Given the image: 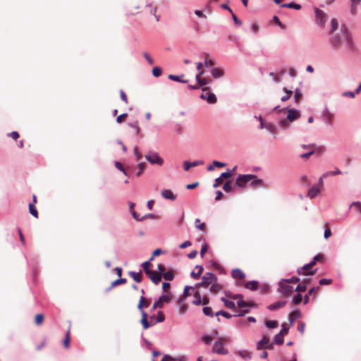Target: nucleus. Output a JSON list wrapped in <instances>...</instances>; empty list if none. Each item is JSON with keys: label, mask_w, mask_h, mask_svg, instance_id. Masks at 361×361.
<instances>
[{"label": "nucleus", "mask_w": 361, "mask_h": 361, "mask_svg": "<svg viewBox=\"0 0 361 361\" xmlns=\"http://www.w3.org/2000/svg\"><path fill=\"white\" fill-rule=\"evenodd\" d=\"M340 32L341 35L335 34L329 39V42L331 48L335 50L338 49L341 47L342 43H344L348 51H355L352 35L345 24L341 25Z\"/></svg>", "instance_id": "nucleus-1"}, {"label": "nucleus", "mask_w": 361, "mask_h": 361, "mask_svg": "<svg viewBox=\"0 0 361 361\" xmlns=\"http://www.w3.org/2000/svg\"><path fill=\"white\" fill-rule=\"evenodd\" d=\"M145 300V298H140L139 302L137 304V309L141 312V319L140 323L142 324V326L144 329H147L149 327L153 326V324H149L148 321V314L144 310V301Z\"/></svg>", "instance_id": "nucleus-2"}, {"label": "nucleus", "mask_w": 361, "mask_h": 361, "mask_svg": "<svg viewBox=\"0 0 361 361\" xmlns=\"http://www.w3.org/2000/svg\"><path fill=\"white\" fill-rule=\"evenodd\" d=\"M314 11L315 14V23L321 28L325 27L326 23L329 18L328 15L322 10L314 7Z\"/></svg>", "instance_id": "nucleus-3"}, {"label": "nucleus", "mask_w": 361, "mask_h": 361, "mask_svg": "<svg viewBox=\"0 0 361 361\" xmlns=\"http://www.w3.org/2000/svg\"><path fill=\"white\" fill-rule=\"evenodd\" d=\"M200 99L207 101L208 104H214L217 102V98L214 93L211 91L210 87H203Z\"/></svg>", "instance_id": "nucleus-4"}, {"label": "nucleus", "mask_w": 361, "mask_h": 361, "mask_svg": "<svg viewBox=\"0 0 361 361\" xmlns=\"http://www.w3.org/2000/svg\"><path fill=\"white\" fill-rule=\"evenodd\" d=\"M145 158L152 165L162 166L164 164V159L159 156V153L152 150H149L145 155Z\"/></svg>", "instance_id": "nucleus-5"}, {"label": "nucleus", "mask_w": 361, "mask_h": 361, "mask_svg": "<svg viewBox=\"0 0 361 361\" xmlns=\"http://www.w3.org/2000/svg\"><path fill=\"white\" fill-rule=\"evenodd\" d=\"M255 174H239L235 179V185L239 188H244L246 183L250 182Z\"/></svg>", "instance_id": "nucleus-6"}, {"label": "nucleus", "mask_w": 361, "mask_h": 361, "mask_svg": "<svg viewBox=\"0 0 361 361\" xmlns=\"http://www.w3.org/2000/svg\"><path fill=\"white\" fill-rule=\"evenodd\" d=\"M285 283V281H283L282 279H281L278 283V291L283 293L285 296H290L294 292L293 287Z\"/></svg>", "instance_id": "nucleus-7"}, {"label": "nucleus", "mask_w": 361, "mask_h": 361, "mask_svg": "<svg viewBox=\"0 0 361 361\" xmlns=\"http://www.w3.org/2000/svg\"><path fill=\"white\" fill-rule=\"evenodd\" d=\"M236 169V166H235L232 170H230L228 169L226 171L223 172L221 173V175L215 178L214 183H213V188H216L219 186L220 183L226 178H228L232 176L233 171Z\"/></svg>", "instance_id": "nucleus-8"}, {"label": "nucleus", "mask_w": 361, "mask_h": 361, "mask_svg": "<svg viewBox=\"0 0 361 361\" xmlns=\"http://www.w3.org/2000/svg\"><path fill=\"white\" fill-rule=\"evenodd\" d=\"M286 111L287 113L286 118L291 123L296 121L300 116V111L297 109L288 107Z\"/></svg>", "instance_id": "nucleus-9"}, {"label": "nucleus", "mask_w": 361, "mask_h": 361, "mask_svg": "<svg viewBox=\"0 0 361 361\" xmlns=\"http://www.w3.org/2000/svg\"><path fill=\"white\" fill-rule=\"evenodd\" d=\"M263 348L269 350H271L274 348V343H270L269 338L266 336H263L257 343V350H261Z\"/></svg>", "instance_id": "nucleus-10"}, {"label": "nucleus", "mask_w": 361, "mask_h": 361, "mask_svg": "<svg viewBox=\"0 0 361 361\" xmlns=\"http://www.w3.org/2000/svg\"><path fill=\"white\" fill-rule=\"evenodd\" d=\"M212 352L214 353H216V354L222 355H225L228 353V350L224 348V343L219 341H216L214 342L213 348H212Z\"/></svg>", "instance_id": "nucleus-11"}, {"label": "nucleus", "mask_w": 361, "mask_h": 361, "mask_svg": "<svg viewBox=\"0 0 361 361\" xmlns=\"http://www.w3.org/2000/svg\"><path fill=\"white\" fill-rule=\"evenodd\" d=\"M27 264L31 269L32 277L35 278L36 271H37V260L35 256L26 257Z\"/></svg>", "instance_id": "nucleus-12"}, {"label": "nucleus", "mask_w": 361, "mask_h": 361, "mask_svg": "<svg viewBox=\"0 0 361 361\" xmlns=\"http://www.w3.org/2000/svg\"><path fill=\"white\" fill-rule=\"evenodd\" d=\"M171 300L169 294H162L154 301V307L162 308L164 302H169Z\"/></svg>", "instance_id": "nucleus-13"}, {"label": "nucleus", "mask_w": 361, "mask_h": 361, "mask_svg": "<svg viewBox=\"0 0 361 361\" xmlns=\"http://www.w3.org/2000/svg\"><path fill=\"white\" fill-rule=\"evenodd\" d=\"M324 259V255L321 253H318L314 255L312 259L309 262L303 265V268L305 270L307 271L310 268H312L317 262L322 261Z\"/></svg>", "instance_id": "nucleus-14"}, {"label": "nucleus", "mask_w": 361, "mask_h": 361, "mask_svg": "<svg viewBox=\"0 0 361 361\" xmlns=\"http://www.w3.org/2000/svg\"><path fill=\"white\" fill-rule=\"evenodd\" d=\"M204 73V71H200L199 73L195 75V80L197 83H198V86H200V87H203L204 85L210 83L211 82L210 79L201 77Z\"/></svg>", "instance_id": "nucleus-15"}, {"label": "nucleus", "mask_w": 361, "mask_h": 361, "mask_svg": "<svg viewBox=\"0 0 361 361\" xmlns=\"http://www.w3.org/2000/svg\"><path fill=\"white\" fill-rule=\"evenodd\" d=\"M302 316V313L300 309L296 308L288 314V322L290 326H293L295 320Z\"/></svg>", "instance_id": "nucleus-16"}, {"label": "nucleus", "mask_w": 361, "mask_h": 361, "mask_svg": "<svg viewBox=\"0 0 361 361\" xmlns=\"http://www.w3.org/2000/svg\"><path fill=\"white\" fill-rule=\"evenodd\" d=\"M202 279H205L206 280V284L207 285V286H209V285L214 283H216L218 279H217V276L212 272H207L203 276H202Z\"/></svg>", "instance_id": "nucleus-17"}, {"label": "nucleus", "mask_w": 361, "mask_h": 361, "mask_svg": "<svg viewBox=\"0 0 361 361\" xmlns=\"http://www.w3.org/2000/svg\"><path fill=\"white\" fill-rule=\"evenodd\" d=\"M202 164H204V161H202V160H196L192 162H190L189 161H183V169L185 171H188L192 167L197 166L199 165H202Z\"/></svg>", "instance_id": "nucleus-18"}, {"label": "nucleus", "mask_w": 361, "mask_h": 361, "mask_svg": "<svg viewBox=\"0 0 361 361\" xmlns=\"http://www.w3.org/2000/svg\"><path fill=\"white\" fill-rule=\"evenodd\" d=\"M321 189L318 185H313L307 191V197L310 199L316 197L320 192Z\"/></svg>", "instance_id": "nucleus-19"}, {"label": "nucleus", "mask_w": 361, "mask_h": 361, "mask_svg": "<svg viewBox=\"0 0 361 361\" xmlns=\"http://www.w3.org/2000/svg\"><path fill=\"white\" fill-rule=\"evenodd\" d=\"M287 303L286 300H278L267 306V309L270 311H274L279 308L283 307Z\"/></svg>", "instance_id": "nucleus-20"}, {"label": "nucleus", "mask_w": 361, "mask_h": 361, "mask_svg": "<svg viewBox=\"0 0 361 361\" xmlns=\"http://www.w3.org/2000/svg\"><path fill=\"white\" fill-rule=\"evenodd\" d=\"M250 185L252 188L264 187V182L263 179L259 178L256 175H255V177L252 178L250 180Z\"/></svg>", "instance_id": "nucleus-21"}, {"label": "nucleus", "mask_w": 361, "mask_h": 361, "mask_svg": "<svg viewBox=\"0 0 361 361\" xmlns=\"http://www.w3.org/2000/svg\"><path fill=\"white\" fill-rule=\"evenodd\" d=\"M161 196L166 200L174 201L177 198V195H175L171 190L165 189L161 191Z\"/></svg>", "instance_id": "nucleus-22"}, {"label": "nucleus", "mask_w": 361, "mask_h": 361, "mask_svg": "<svg viewBox=\"0 0 361 361\" xmlns=\"http://www.w3.org/2000/svg\"><path fill=\"white\" fill-rule=\"evenodd\" d=\"M231 276L233 279H244L245 274L239 268L233 269L231 271Z\"/></svg>", "instance_id": "nucleus-23"}, {"label": "nucleus", "mask_w": 361, "mask_h": 361, "mask_svg": "<svg viewBox=\"0 0 361 361\" xmlns=\"http://www.w3.org/2000/svg\"><path fill=\"white\" fill-rule=\"evenodd\" d=\"M128 275L136 282L140 283L142 281V271L140 270L138 272L134 271H130Z\"/></svg>", "instance_id": "nucleus-24"}, {"label": "nucleus", "mask_w": 361, "mask_h": 361, "mask_svg": "<svg viewBox=\"0 0 361 361\" xmlns=\"http://www.w3.org/2000/svg\"><path fill=\"white\" fill-rule=\"evenodd\" d=\"M211 75L214 78L218 79L224 76V71L220 68L214 67L211 70Z\"/></svg>", "instance_id": "nucleus-25"}, {"label": "nucleus", "mask_w": 361, "mask_h": 361, "mask_svg": "<svg viewBox=\"0 0 361 361\" xmlns=\"http://www.w3.org/2000/svg\"><path fill=\"white\" fill-rule=\"evenodd\" d=\"M259 282L257 280H251L245 283V288L252 291L257 290L258 288Z\"/></svg>", "instance_id": "nucleus-26"}, {"label": "nucleus", "mask_w": 361, "mask_h": 361, "mask_svg": "<svg viewBox=\"0 0 361 361\" xmlns=\"http://www.w3.org/2000/svg\"><path fill=\"white\" fill-rule=\"evenodd\" d=\"M183 77H184L183 74H181L179 75L170 74V75H169L168 78L169 80L175 81V82H181V83H188V80L182 79Z\"/></svg>", "instance_id": "nucleus-27"}, {"label": "nucleus", "mask_w": 361, "mask_h": 361, "mask_svg": "<svg viewBox=\"0 0 361 361\" xmlns=\"http://www.w3.org/2000/svg\"><path fill=\"white\" fill-rule=\"evenodd\" d=\"M226 166V164L225 162L214 160L211 164L207 166V169L209 171H212L215 169V167H224Z\"/></svg>", "instance_id": "nucleus-28"}, {"label": "nucleus", "mask_w": 361, "mask_h": 361, "mask_svg": "<svg viewBox=\"0 0 361 361\" xmlns=\"http://www.w3.org/2000/svg\"><path fill=\"white\" fill-rule=\"evenodd\" d=\"M281 8H292L295 10H300L301 8V5L300 4H297L295 2L291 1L289 3H285L282 4L280 6Z\"/></svg>", "instance_id": "nucleus-29"}, {"label": "nucleus", "mask_w": 361, "mask_h": 361, "mask_svg": "<svg viewBox=\"0 0 361 361\" xmlns=\"http://www.w3.org/2000/svg\"><path fill=\"white\" fill-rule=\"evenodd\" d=\"M221 300L224 302L226 307L236 311V304L233 300H228L224 297L221 298Z\"/></svg>", "instance_id": "nucleus-30"}, {"label": "nucleus", "mask_w": 361, "mask_h": 361, "mask_svg": "<svg viewBox=\"0 0 361 361\" xmlns=\"http://www.w3.org/2000/svg\"><path fill=\"white\" fill-rule=\"evenodd\" d=\"M278 122H279V126L283 130L288 129L290 128V123H291L288 120H287L286 118H279L278 120Z\"/></svg>", "instance_id": "nucleus-31"}, {"label": "nucleus", "mask_w": 361, "mask_h": 361, "mask_svg": "<svg viewBox=\"0 0 361 361\" xmlns=\"http://www.w3.org/2000/svg\"><path fill=\"white\" fill-rule=\"evenodd\" d=\"M178 303L180 313L183 314H185L188 310V306L184 302V298H178Z\"/></svg>", "instance_id": "nucleus-32"}, {"label": "nucleus", "mask_w": 361, "mask_h": 361, "mask_svg": "<svg viewBox=\"0 0 361 361\" xmlns=\"http://www.w3.org/2000/svg\"><path fill=\"white\" fill-rule=\"evenodd\" d=\"M274 343L276 345H282L284 342L283 335H282V332H279L276 334L273 339Z\"/></svg>", "instance_id": "nucleus-33"}, {"label": "nucleus", "mask_w": 361, "mask_h": 361, "mask_svg": "<svg viewBox=\"0 0 361 361\" xmlns=\"http://www.w3.org/2000/svg\"><path fill=\"white\" fill-rule=\"evenodd\" d=\"M161 276L164 279L165 281H171L173 280L175 275L172 271L169 270L163 273V274H161Z\"/></svg>", "instance_id": "nucleus-34"}, {"label": "nucleus", "mask_w": 361, "mask_h": 361, "mask_svg": "<svg viewBox=\"0 0 361 361\" xmlns=\"http://www.w3.org/2000/svg\"><path fill=\"white\" fill-rule=\"evenodd\" d=\"M193 296L195 298V300L192 301V304L196 306L200 305L202 304V297L200 293L196 291L194 293Z\"/></svg>", "instance_id": "nucleus-35"}, {"label": "nucleus", "mask_w": 361, "mask_h": 361, "mask_svg": "<svg viewBox=\"0 0 361 361\" xmlns=\"http://www.w3.org/2000/svg\"><path fill=\"white\" fill-rule=\"evenodd\" d=\"M28 208L30 214L35 218H38V211L35 207V204H34V203H29Z\"/></svg>", "instance_id": "nucleus-36"}, {"label": "nucleus", "mask_w": 361, "mask_h": 361, "mask_svg": "<svg viewBox=\"0 0 361 361\" xmlns=\"http://www.w3.org/2000/svg\"><path fill=\"white\" fill-rule=\"evenodd\" d=\"M70 341H71V337H70V329H68V331L66 333V336L64 339L63 340V345L65 348H68L70 346Z\"/></svg>", "instance_id": "nucleus-37"}, {"label": "nucleus", "mask_w": 361, "mask_h": 361, "mask_svg": "<svg viewBox=\"0 0 361 361\" xmlns=\"http://www.w3.org/2000/svg\"><path fill=\"white\" fill-rule=\"evenodd\" d=\"M283 281H285L286 283H297L300 281V279L298 276H293L288 279H281Z\"/></svg>", "instance_id": "nucleus-38"}, {"label": "nucleus", "mask_w": 361, "mask_h": 361, "mask_svg": "<svg viewBox=\"0 0 361 361\" xmlns=\"http://www.w3.org/2000/svg\"><path fill=\"white\" fill-rule=\"evenodd\" d=\"M149 279L154 284L158 285L161 280V275L156 273L155 275L149 276Z\"/></svg>", "instance_id": "nucleus-39"}, {"label": "nucleus", "mask_w": 361, "mask_h": 361, "mask_svg": "<svg viewBox=\"0 0 361 361\" xmlns=\"http://www.w3.org/2000/svg\"><path fill=\"white\" fill-rule=\"evenodd\" d=\"M238 355L245 360H249L252 358V353L245 350H238Z\"/></svg>", "instance_id": "nucleus-40"}, {"label": "nucleus", "mask_w": 361, "mask_h": 361, "mask_svg": "<svg viewBox=\"0 0 361 361\" xmlns=\"http://www.w3.org/2000/svg\"><path fill=\"white\" fill-rule=\"evenodd\" d=\"M302 300V295L301 293H298L292 298V303L295 305H299Z\"/></svg>", "instance_id": "nucleus-41"}, {"label": "nucleus", "mask_w": 361, "mask_h": 361, "mask_svg": "<svg viewBox=\"0 0 361 361\" xmlns=\"http://www.w3.org/2000/svg\"><path fill=\"white\" fill-rule=\"evenodd\" d=\"M165 320V316L162 311H159L157 312V317L156 321L153 322V326L157 324V323L163 322Z\"/></svg>", "instance_id": "nucleus-42"}, {"label": "nucleus", "mask_w": 361, "mask_h": 361, "mask_svg": "<svg viewBox=\"0 0 361 361\" xmlns=\"http://www.w3.org/2000/svg\"><path fill=\"white\" fill-rule=\"evenodd\" d=\"M127 282V279L126 278L118 277V279L111 282V287H116L121 284H124Z\"/></svg>", "instance_id": "nucleus-43"}, {"label": "nucleus", "mask_w": 361, "mask_h": 361, "mask_svg": "<svg viewBox=\"0 0 361 361\" xmlns=\"http://www.w3.org/2000/svg\"><path fill=\"white\" fill-rule=\"evenodd\" d=\"M283 91L286 92V94L281 98V102H286L288 100L293 94L292 90H287L286 87L283 88Z\"/></svg>", "instance_id": "nucleus-44"}, {"label": "nucleus", "mask_w": 361, "mask_h": 361, "mask_svg": "<svg viewBox=\"0 0 361 361\" xmlns=\"http://www.w3.org/2000/svg\"><path fill=\"white\" fill-rule=\"evenodd\" d=\"M339 174H341V171L338 168L336 167L334 171H330L324 173L323 174V177H327L329 176H336Z\"/></svg>", "instance_id": "nucleus-45"}, {"label": "nucleus", "mask_w": 361, "mask_h": 361, "mask_svg": "<svg viewBox=\"0 0 361 361\" xmlns=\"http://www.w3.org/2000/svg\"><path fill=\"white\" fill-rule=\"evenodd\" d=\"M152 75L154 78H158L162 74V69L159 66H154L152 71Z\"/></svg>", "instance_id": "nucleus-46"}, {"label": "nucleus", "mask_w": 361, "mask_h": 361, "mask_svg": "<svg viewBox=\"0 0 361 361\" xmlns=\"http://www.w3.org/2000/svg\"><path fill=\"white\" fill-rule=\"evenodd\" d=\"M338 20L336 18H332L331 20V29H330L329 33L331 34L335 30H336L338 28Z\"/></svg>", "instance_id": "nucleus-47"}, {"label": "nucleus", "mask_w": 361, "mask_h": 361, "mask_svg": "<svg viewBox=\"0 0 361 361\" xmlns=\"http://www.w3.org/2000/svg\"><path fill=\"white\" fill-rule=\"evenodd\" d=\"M215 315L217 317L221 315L226 319H231L233 317V314H231L228 313V312L223 310L216 312Z\"/></svg>", "instance_id": "nucleus-48"}, {"label": "nucleus", "mask_w": 361, "mask_h": 361, "mask_svg": "<svg viewBox=\"0 0 361 361\" xmlns=\"http://www.w3.org/2000/svg\"><path fill=\"white\" fill-rule=\"evenodd\" d=\"M137 167H138V171L135 173V176L137 177H139L141 176V174L142 173L143 171L145 170V167H146V164L143 161L142 162H140L138 163L137 164Z\"/></svg>", "instance_id": "nucleus-49"}, {"label": "nucleus", "mask_w": 361, "mask_h": 361, "mask_svg": "<svg viewBox=\"0 0 361 361\" xmlns=\"http://www.w3.org/2000/svg\"><path fill=\"white\" fill-rule=\"evenodd\" d=\"M204 315L212 317L214 316L213 310L211 307L204 306L202 309Z\"/></svg>", "instance_id": "nucleus-50"}, {"label": "nucleus", "mask_w": 361, "mask_h": 361, "mask_svg": "<svg viewBox=\"0 0 361 361\" xmlns=\"http://www.w3.org/2000/svg\"><path fill=\"white\" fill-rule=\"evenodd\" d=\"M44 314H37L35 315V323L36 325L39 326L41 325L44 321Z\"/></svg>", "instance_id": "nucleus-51"}, {"label": "nucleus", "mask_w": 361, "mask_h": 361, "mask_svg": "<svg viewBox=\"0 0 361 361\" xmlns=\"http://www.w3.org/2000/svg\"><path fill=\"white\" fill-rule=\"evenodd\" d=\"M265 325L269 329H275L278 326V322L276 320H267Z\"/></svg>", "instance_id": "nucleus-52"}, {"label": "nucleus", "mask_w": 361, "mask_h": 361, "mask_svg": "<svg viewBox=\"0 0 361 361\" xmlns=\"http://www.w3.org/2000/svg\"><path fill=\"white\" fill-rule=\"evenodd\" d=\"M300 183L304 187H309L310 185V181L309 180L307 176L305 175L301 176Z\"/></svg>", "instance_id": "nucleus-53"}, {"label": "nucleus", "mask_w": 361, "mask_h": 361, "mask_svg": "<svg viewBox=\"0 0 361 361\" xmlns=\"http://www.w3.org/2000/svg\"><path fill=\"white\" fill-rule=\"evenodd\" d=\"M307 286L306 284H303V283H300L296 286L294 291L301 293L302 292H305L307 290Z\"/></svg>", "instance_id": "nucleus-54"}, {"label": "nucleus", "mask_w": 361, "mask_h": 361, "mask_svg": "<svg viewBox=\"0 0 361 361\" xmlns=\"http://www.w3.org/2000/svg\"><path fill=\"white\" fill-rule=\"evenodd\" d=\"M322 118H323L324 123L326 126H332V119L334 118V114H331V115H329L327 116L322 117Z\"/></svg>", "instance_id": "nucleus-55"}, {"label": "nucleus", "mask_w": 361, "mask_h": 361, "mask_svg": "<svg viewBox=\"0 0 361 361\" xmlns=\"http://www.w3.org/2000/svg\"><path fill=\"white\" fill-rule=\"evenodd\" d=\"M202 341L206 344L209 345L212 342V337L210 335L204 334L201 338Z\"/></svg>", "instance_id": "nucleus-56"}, {"label": "nucleus", "mask_w": 361, "mask_h": 361, "mask_svg": "<svg viewBox=\"0 0 361 361\" xmlns=\"http://www.w3.org/2000/svg\"><path fill=\"white\" fill-rule=\"evenodd\" d=\"M195 227L198 230H203L205 228V223H201L200 219H196L195 221Z\"/></svg>", "instance_id": "nucleus-57"}, {"label": "nucleus", "mask_w": 361, "mask_h": 361, "mask_svg": "<svg viewBox=\"0 0 361 361\" xmlns=\"http://www.w3.org/2000/svg\"><path fill=\"white\" fill-rule=\"evenodd\" d=\"M272 20H273L274 23H276L279 25V27L281 29H282V30H285L286 26L284 25V24H283V23L280 21V20H279V17H278L277 16H273V18H272Z\"/></svg>", "instance_id": "nucleus-58"}, {"label": "nucleus", "mask_w": 361, "mask_h": 361, "mask_svg": "<svg viewBox=\"0 0 361 361\" xmlns=\"http://www.w3.org/2000/svg\"><path fill=\"white\" fill-rule=\"evenodd\" d=\"M265 129L271 133H274L276 131V128L271 123H266Z\"/></svg>", "instance_id": "nucleus-59"}, {"label": "nucleus", "mask_w": 361, "mask_h": 361, "mask_svg": "<svg viewBox=\"0 0 361 361\" xmlns=\"http://www.w3.org/2000/svg\"><path fill=\"white\" fill-rule=\"evenodd\" d=\"M333 282V280L331 279H326L322 278L319 281V284L320 286H325V285H329Z\"/></svg>", "instance_id": "nucleus-60"}, {"label": "nucleus", "mask_w": 361, "mask_h": 361, "mask_svg": "<svg viewBox=\"0 0 361 361\" xmlns=\"http://www.w3.org/2000/svg\"><path fill=\"white\" fill-rule=\"evenodd\" d=\"M184 128L180 124L176 123L174 126V131L178 135H181L183 132Z\"/></svg>", "instance_id": "nucleus-61"}, {"label": "nucleus", "mask_w": 361, "mask_h": 361, "mask_svg": "<svg viewBox=\"0 0 361 361\" xmlns=\"http://www.w3.org/2000/svg\"><path fill=\"white\" fill-rule=\"evenodd\" d=\"M114 166L118 170L120 171L122 173H125V171L126 170L125 169V167L123 166V164L118 161H114Z\"/></svg>", "instance_id": "nucleus-62"}, {"label": "nucleus", "mask_w": 361, "mask_h": 361, "mask_svg": "<svg viewBox=\"0 0 361 361\" xmlns=\"http://www.w3.org/2000/svg\"><path fill=\"white\" fill-rule=\"evenodd\" d=\"M302 96V92L299 88H296L294 91V99L298 102V99Z\"/></svg>", "instance_id": "nucleus-63"}, {"label": "nucleus", "mask_w": 361, "mask_h": 361, "mask_svg": "<svg viewBox=\"0 0 361 361\" xmlns=\"http://www.w3.org/2000/svg\"><path fill=\"white\" fill-rule=\"evenodd\" d=\"M223 190L226 192H231L232 190H233V187L232 185H231V183L230 181H228L226 183H225L223 185Z\"/></svg>", "instance_id": "nucleus-64"}]
</instances>
